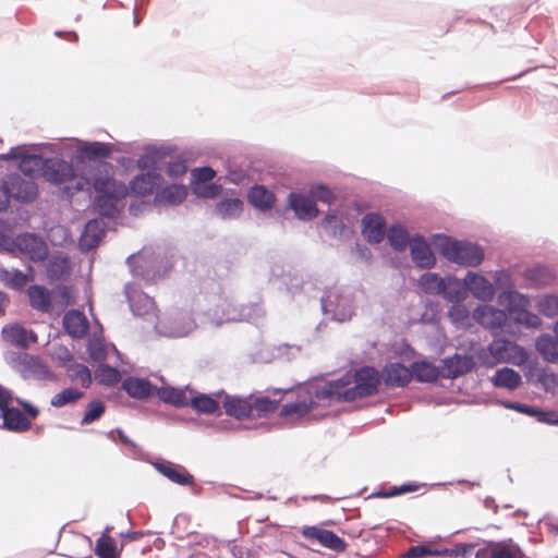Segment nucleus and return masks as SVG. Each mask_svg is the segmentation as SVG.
I'll list each match as a JSON object with an SVG mask.
<instances>
[{"instance_id":"37","label":"nucleus","mask_w":558,"mask_h":558,"mask_svg":"<svg viewBox=\"0 0 558 558\" xmlns=\"http://www.w3.org/2000/svg\"><path fill=\"white\" fill-rule=\"evenodd\" d=\"M189 405L202 414H215L219 410V402L205 393L192 395L189 398Z\"/></svg>"},{"instance_id":"38","label":"nucleus","mask_w":558,"mask_h":558,"mask_svg":"<svg viewBox=\"0 0 558 558\" xmlns=\"http://www.w3.org/2000/svg\"><path fill=\"white\" fill-rule=\"evenodd\" d=\"M85 396V392L78 388L68 387L60 392L52 396L50 405L52 408H63L69 404H74Z\"/></svg>"},{"instance_id":"17","label":"nucleus","mask_w":558,"mask_h":558,"mask_svg":"<svg viewBox=\"0 0 558 558\" xmlns=\"http://www.w3.org/2000/svg\"><path fill=\"white\" fill-rule=\"evenodd\" d=\"M474 359L470 355L454 354L442 360V377L457 378L471 372L474 367Z\"/></svg>"},{"instance_id":"52","label":"nucleus","mask_w":558,"mask_h":558,"mask_svg":"<svg viewBox=\"0 0 558 558\" xmlns=\"http://www.w3.org/2000/svg\"><path fill=\"white\" fill-rule=\"evenodd\" d=\"M187 171V166L184 160H173L168 163L167 173L169 177L179 179L182 178Z\"/></svg>"},{"instance_id":"3","label":"nucleus","mask_w":558,"mask_h":558,"mask_svg":"<svg viewBox=\"0 0 558 558\" xmlns=\"http://www.w3.org/2000/svg\"><path fill=\"white\" fill-rule=\"evenodd\" d=\"M150 535L140 532L119 533L113 526H106L96 539L94 553L98 558H119L126 555H147L151 551Z\"/></svg>"},{"instance_id":"8","label":"nucleus","mask_w":558,"mask_h":558,"mask_svg":"<svg viewBox=\"0 0 558 558\" xmlns=\"http://www.w3.org/2000/svg\"><path fill=\"white\" fill-rule=\"evenodd\" d=\"M43 175L47 181L54 184H66L75 181L74 187L78 191L83 190L87 183L84 178H76L74 168L70 162L60 159H48Z\"/></svg>"},{"instance_id":"33","label":"nucleus","mask_w":558,"mask_h":558,"mask_svg":"<svg viewBox=\"0 0 558 558\" xmlns=\"http://www.w3.org/2000/svg\"><path fill=\"white\" fill-rule=\"evenodd\" d=\"M31 306L43 313H47L51 308V296L49 291L43 286H32L27 290Z\"/></svg>"},{"instance_id":"56","label":"nucleus","mask_w":558,"mask_h":558,"mask_svg":"<svg viewBox=\"0 0 558 558\" xmlns=\"http://www.w3.org/2000/svg\"><path fill=\"white\" fill-rule=\"evenodd\" d=\"M220 191H221V187L219 185H216V184H209V185L196 186L195 187V192L199 196L207 197V198H213V197L218 196Z\"/></svg>"},{"instance_id":"40","label":"nucleus","mask_w":558,"mask_h":558,"mask_svg":"<svg viewBox=\"0 0 558 558\" xmlns=\"http://www.w3.org/2000/svg\"><path fill=\"white\" fill-rule=\"evenodd\" d=\"M221 219L238 218L243 211V202L239 198H227L219 202L215 208Z\"/></svg>"},{"instance_id":"50","label":"nucleus","mask_w":558,"mask_h":558,"mask_svg":"<svg viewBox=\"0 0 558 558\" xmlns=\"http://www.w3.org/2000/svg\"><path fill=\"white\" fill-rule=\"evenodd\" d=\"M311 197L316 202L320 201L330 204L335 199V195L330 189L325 185H317L311 190Z\"/></svg>"},{"instance_id":"9","label":"nucleus","mask_w":558,"mask_h":558,"mask_svg":"<svg viewBox=\"0 0 558 558\" xmlns=\"http://www.w3.org/2000/svg\"><path fill=\"white\" fill-rule=\"evenodd\" d=\"M12 251H17L32 262H43L48 257L46 242L36 234H19L12 242Z\"/></svg>"},{"instance_id":"44","label":"nucleus","mask_w":558,"mask_h":558,"mask_svg":"<svg viewBox=\"0 0 558 558\" xmlns=\"http://www.w3.org/2000/svg\"><path fill=\"white\" fill-rule=\"evenodd\" d=\"M526 278L537 287L551 283L555 279L553 271L546 267H535L527 270Z\"/></svg>"},{"instance_id":"64","label":"nucleus","mask_w":558,"mask_h":558,"mask_svg":"<svg viewBox=\"0 0 558 558\" xmlns=\"http://www.w3.org/2000/svg\"><path fill=\"white\" fill-rule=\"evenodd\" d=\"M61 350L62 355H60V359L63 360L64 362L71 361L73 356L70 353V351L66 348H62Z\"/></svg>"},{"instance_id":"36","label":"nucleus","mask_w":558,"mask_h":558,"mask_svg":"<svg viewBox=\"0 0 558 558\" xmlns=\"http://www.w3.org/2000/svg\"><path fill=\"white\" fill-rule=\"evenodd\" d=\"M248 201L256 208L268 209L274 205L276 196L265 186L255 185L250 190Z\"/></svg>"},{"instance_id":"58","label":"nucleus","mask_w":558,"mask_h":558,"mask_svg":"<svg viewBox=\"0 0 558 558\" xmlns=\"http://www.w3.org/2000/svg\"><path fill=\"white\" fill-rule=\"evenodd\" d=\"M14 397L11 390L0 385V411L3 412L8 408H10L11 403L14 401Z\"/></svg>"},{"instance_id":"31","label":"nucleus","mask_w":558,"mask_h":558,"mask_svg":"<svg viewBox=\"0 0 558 558\" xmlns=\"http://www.w3.org/2000/svg\"><path fill=\"white\" fill-rule=\"evenodd\" d=\"M541 356L548 363L558 364V340L550 335H541L535 342Z\"/></svg>"},{"instance_id":"14","label":"nucleus","mask_w":558,"mask_h":558,"mask_svg":"<svg viewBox=\"0 0 558 558\" xmlns=\"http://www.w3.org/2000/svg\"><path fill=\"white\" fill-rule=\"evenodd\" d=\"M381 380L387 387H405L412 380L411 366L407 367L401 363H388L381 372Z\"/></svg>"},{"instance_id":"32","label":"nucleus","mask_w":558,"mask_h":558,"mask_svg":"<svg viewBox=\"0 0 558 558\" xmlns=\"http://www.w3.org/2000/svg\"><path fill=\"white\" fill-rule=\"evenodd\" d=\"M390 246L397 252H403L410 246L412 238L408 230L400 223H393L386 232Z\"/></svg>"},{"instance_id":"43","label":"nucleus","mask_w":558,"mask_h":558,"mask_svg":"<svg viewBox=\"0 0 558 558\" xmlns=\"http://www.w3.org/2000/svg\"><path fill=\"white\" fill-rule=\"evenodd\" d=\"M46 161L44 158L36 155H25L21 158L19 168L26 175H33L35 172L45 169Z\"/></svg>"},{"instance_id":"29","label":"nucleus","mask_w":558,"mask_h":558,"mask_svg":"<svg viewBox=\"0 0 558 558\" xmlns=\"http://www.w3.org/2000/svg\"><path fill=\"white\" fill-rule=\"evenodd\" d=\"M440 294L449 302L461 303L468 298L465 281H461L456 277L445 278L444 289H441Z\"/></svg>"},{"instance_id":"39","label":"nucleus","mask_w":558,"mask_h":558,"mask_svg":"<svg viewBox=\"0 0 558 558\" xmlns=\"http://www.w3.org/2000/svg\"><path fill=\"white\" fill-rule=\"evenodd\" d=\"M66 376L72 383L78 384L83 391L92 385L90 371L84 364L73 363L69 365L66 368Z\"/></svg>"},{"instance_id":"21","label":"nucleus","mask_w":558,"mask_h":558,"mask_svg":"<svg viewBox=\"0 0 558 558\" xmlns=\"http://www.w3.org/2000/svg\"><path fill=\"white\" fill-rule=\"evenodd\" d=\"M63 327L72 338L82 339L88 333L89 323L82 312L71 310L63 317Z\"/></svg>"},{"instance_id":"41","label":"nucleus","mask_w":558,"mask_h":558,"mask_svg":"<svg viewBox=\"0 0 558 558\" xmlns=\"http://www.w3.org/2000/svg\"><path fill=\"white\" fill-rule=\"evenodd\" d=\"M70 272V259L68 256H53L48 264L47 275L50 280H61Z\"/></svg>"},{"instance_id":"30","label":"nucleus","mask_w":558,"mask_h":558,"mask_svg":"<svg viewBox=\"0 0 558 558\" xmlns=\"http://www.w3.org/2000/svg\"><path fill=\"white\" fill-rule=\"evenodd\" d=\"M157 397L175 408H183L189 405V398L185 389L174 388L170 386L156 388Z\"/></svg>"},{"instance_id":"23","label":"nucleus","mask_w":558,"mask_h":558,"mask_svg":"<svg viewBox=\"0 0 558 558\" xmlns=\"http://www.w3.org/2000/svg\"><path fill=\"white\" fill-rule=\"evenodd\" d=\"M93 185L98 194L108 195L117 201L124 198L129 193V187L124 183L109 175L95 178Z\"/></svg>"},{"instance_id":"26","label":"nucleus","mask_w":558,"mask_h":558,"mask_svg":"<svg viewBox=\"0 0 558 558\" xmlns=\"http://www.w3.org/2000/svg\"><path fill=\"white\" fill-rule=\"evenodd\" d=\"M410 366L412 379L420 383H434L442 376L441 368L427 361H415Z\"/></svg>"},{"instance_id":"25","label":"nucleus","mask_w":558,"mask_h":558,"mask_svg":"<svg viewBox=\"0 0 558 558\" xmlns=\"http://www.w3.org/2000/svg\"><path fill=\"white\" fill-rule=\"evenodd\" d=\"M156 469L171 482L182 485L191 486L194 484V476L190 474L185 468L177 465L171 462H161L156 464Z\"/></svg>"},{"instance_id":"18","label":"nucleus","mask_w":558,"mask_h":558,"mask_svg":"<svg viewBox=\"0 0 558 558\" xmlns=\"http://www.w3.org/2000/svg\"><path fill=\"white\" fill-rule=\"evenodd\" d=\"M468 292L481 301H490L495 295V288L484 276L469 271L464 278Z\"/></svg>"},{"instance_id":"28","label":"nucleus","mask_w":558,"mask_h":558,"mask_svg":"<svg viewBox=\"0 0 558 558\" xmlns=\"http://www.w3.org/2000/svg\"><path fill=\"white\" fill-rule=\"evenodd\" d=\"M122 388L130 397L140 400L149 397L156 390V388L148 379L136 377H128L124 379L122 383Z\"/></svg>"},{"instance_id":"48","label":"nucleus","mask_w":558,"mask_h":558,"mask_svg":"<svg viewBox=\"0 0 558 558\" xmlns=\"http://www.w3.org/2000/svg\"><path fill=\"white\" fill-rule=\"evenodd\" d=\"M106 407L104 402L99 400L92 401L88 403L87 409L84 413L81 424L88 425L100 418L105 413Z\"/></svg>"},{"instance_id":"20","label":"nucleus","mask_w":558,"mask_h":558,"mask_svg":"<svg viewBox=\"0 0 558 558\" xmlns=\"http://www.w3.org/2000/svg\"><path fill=\"white\" fill-rule=\"evenodd\" d=\"M289 204L299 219L312 220L318 216L319 211L316 203L310 196L291 193L289 196Z\"/></svg>"},{"instance_id":"35","label":"nucleus","mask_w":558,"mask_h":558,"mask_svg":"<svg viewBox=\"0 0 558 558\" xmlns=\"http://www.w3.org/2000/svg\"><path fill=\"white\" fill-rule=\"evenodd\" d=\"M31 280H33L32 276L19 269H0V281L10 289L23 290Z\"/></svg>"},{"instance_id":"34","label":"nucleus","mask_w":558,"mask_h":558,"mask_svg":"<svg viewBox=\"0 0 558 558\" xmlns=\"http://www.w3.org/2000/svg\"><path fill=\"white\" fill-rule=\"evenodd\" d=\"M186 195L185 186L172 184L158 192L155 196V202L165 205H178L185 199Z\"/></svg>"},{"instance_id":"10","label":"nucleus","mask_w":558,"mask_h":558,"mask_svg":"<svg viewBox=\"0 0 558 558\" xmlns=\"http://www.w3.org/2000/svg\"><path fill=\"white\" fill-rule=\"evenodd\" d=\"M302 534L312 544H318L337 553L343 551L347 547L343 538L339 537L332 531L319 526H307L303 530Z\"/></svg>"},{"instance_id":"6","label":"nucleus","mask_w":558,"mask_h":558,"mask_svg":"<svg viewBox=\"0 0 558 558\" xmlns=\"http://www.w3.org/2000/svg\"><path fill=\"white\" fill-rule=\"evenodd\" d=\"M439 252L449 262L465 267H476L484 259V251L480 245L448 238L439 244Z\"/></svg>"},{"instance_id":"15","label":"nucleus","mask_w":558,"mask_h":558,"mask_svg":"<svg viewBox=\"0 0 558 558\" xmlns=\"http://www.w3.org/2000/svg\"><path fill=\"white\" fill-rule=\"evenodd\" d=\"M163 178L157 172H146L136 175L129 185L130 193L135 196H147L161 185Z\"/></svg>"},{"instance_id":"5","label":"nucleus","mask_w":558,"mask_h":558,"mask_svg":"<svg viewBox=\"0 0 558 558\" xmlns=\"http://www.w3.org/2000/svg\"><path fill=\"white\" fill-rule=\"evenodd\" d=\"M223 408L228 415L238 420L267 417L277 409L276 401L269 398H240L228 396L223 401Z\"/></svg>"},{"instance_id":"59","label":"nucleus","mask_w":558,"mask_h":558,"mask_svg":"<svg viewBox=\"0 0 558 558\" xmlns=\"http://www.w3.org/2000/svg\"><path fill=\"white\" fill-rule=\"evenodd\" d=\"M504 404L507 409L515 410L520 413H524V414H529V415H537V413L539 412L529 405L517 403V402H506Z\"/></svg>"},{"instance_id":"22","label":"nucleus","mask_w":558,"mask_h":558,"mask_svg":"<svg viewBox=\"0 0 558 558\" xmlns=\"http://www.w3.org/2000/svg\"><path fill=\"white\" fill-rule=\"evenodd\" d=\"M315 404L316 401L312 393L302 389L298 393L296 401L286 403L281 407V416H304L315 407Z\"/></svg>"},{"instance_id":"63","label":"nucleus","mask_w":558,"mask_h":558,"mask_svg":"<svg viewBox=\"0 0 558 558\" xmlns=\"http://www.w3.org/2000/svg\"><path fill=\"white\" fill-rule=\"evenodd\" d=\"M118 434H119L120 440L123 444L129 445V446H134V444L129 439V437L122 430L119 429Z\"/></svg>"},{"instance_id":"13","label":"nucleus","mask_w":558,"mask_h":558,"mask_svg":"<svg viewBox=\"0 0 558 558\" xmlns=\"http://www.w3.org/2000/svg\"><path fill=\"white\" fill-rule=\"evenodd\" d=\"M385 218L377 213H368L362 219V234L371 244L380 243L386 236Z\"/></svg>"},{"instance_id":"11","label":"nucleus","mask_w":558,"mask_h":558,"mask_svg":"<svg viewBox=\"0 0 558 558\" xmlns=\"http://www.w3.org/2000/svg\"><path fill=\"white\" fill-rule=\"evenodd\" d=\"M19 369L24 378L52 379L53 374L40 357L23 353L19 356Z\"/></svg>"},{"instance_id":"7","label":"nucleus","mask_w":558,"mask_h":558,"mask_svg":"<svg viewBox=\"0 0 558 558\" xmlns=\"http://www.w3.org/2000/svg\"><path fill=\"white\" fill-rule=\"evenodd\" d=\"M16 402L23 411L10 407L1 412L2 427L10 432L24 433L31 429L32 421L38 417L40 411L27 400L16 398Z\"/></svg>"},{"instance_id":"1","label":"nucleus","mask_w":558,"mask_h":558,"mask_svg":"<svg viewBox=\"0 0 558 558\" xmlns=\"http://www.w3.org/2000/svg\"><path fill=\"white\" fill-rule=\"evenodd\" d=\"M523 558L521 548L511 539L499 543H490L487 547H478L477 544H457L451 548L437 542L411 546L400 558H422L425 556H447L450 558Z\"/></svg>"},{"instance_id":"61","label":"nucleus","mask_w":558,"mask_h":558,"mask_svg":"<svg viewBox=\"0 0 558 558\" xmlns=\"http://www.w3.org/2000/svg\"><path fill=\"white\" fill-rule=\"evenodd\" d=\"M538 421L545 422V423H556V421H553L551 417L555 416V413L553 412H538L537 413ZM558 423V420H557Z\"/></svg>"},{"instance_id":"57","label":"nucleus","mask_w":558,"mask_h":558,"mask_svg":"<svg viewBox=\"0 0 558 558\" xmlns=\"http://www.w3.org/2000/svg\"><path fill=\"white\" fill-rule=\"evenodd\" d=\"M418 489V485L414 483L403 484L401 486H393L388 493L385 494L387 497H393L407 493H412Z\"/></svg>"},{"instance_id":"62","label":"nucleus","mask_w":558,"mask_h":558,"mask_svg":"<svg viewBox=\"0 0 558 558\" xmlns=\"http://www.w3.org/2000/svg\"><path fill=\"white\" fill-rule=\"evenodd\" d=\"M151 544L157 550H161L165 547V541L160 537H155Z\"/></svg>"},{"instance_id":"24","label":"nucleus","mask_w":558,"mask_h":558,"mask_svg":"<svg viewBox=\"0 0 558 558\" xmlns=\"http://www.w3.org/2000/svg\"><path fill=\"white\" fill-rule=\"evenodd\" d=\"M473 317L486 328H499L502 326L506 315L490 305H480L474 310Z\"/></svg>"},{"instance_id":"16","label":"nucleus","mask_w":558,"mask_h":558,"mask_svg":"<svg viewBox=\"0 0 558 558\" xmlns=\"http://www.w3.org/2000/svg\"><path fill=\"white\" fill-rule=\"evenodd\" d=\"M7 187L10 196L21 202H32L38 194V187L32 179H24L19 175L10 178Z\"/></svg>"},{"instance_id":"4","label":"nucleus","mask_w":558,"mask_h":558,"mask_svg":"<svg viewBox=\"0 0 558 558\" xmlns=\"http://www.w3.org/2000/svg\"><path fill=\"white\" fill-rule=\"evenodd\" d=\"M477 359L481 365L489 368L501 363L521 366L527 362L529 354L523 347L515 342L499 338L481 349L477 352Z\"/></svg>"},{"instance_id":"42","label":"nucleus","mask_w":558,"mask_h":558,"mask_svg":"<svg viewBox=\"0 0 558 558\" xmlns=\"http://www.w3.org/2000/svg\"><path fill=\"white\" fill-rule=\"evenodd\" d=\"M445 278L435 272L423 274L418 280L420 287L428 294H440L444 289Z\"/></svg>"},{"instance_id":"60","label":"nucleus","mask_w":558,"mask_h":558,"mask_svg":"<svg viewBox=\"0 0 558 558\" xmlns=\"http://www.w3.org/2000/svg\"><path fill=\"white\" fill-rule=\"evenodd\" d=\"M10 193L5 185L0 186V211L5 210L9 206Z\"/></svg>"},{"instance_id":"49","label":"nucleus","mask_w":558,"mask_h":558,"mask_svg":"<svg viewBox=\"0 0 558 558\" xmlns=\"http://www.w3.org/2000/svg\"><path fill=\"white\" fill-rule=\"evenodd\" d=\"M538 311L548 317L558 315V296L557 295H545L537 302Z\"/></svg>"},{"instance_id":"53","label":"nucleus","mask_w":558,"mask_h":558,"mask_svg":"<svg viewBox=\"0 0 558 558\" xmlns=\"http://www.w3.org/2000/svg\"><path fill=\"white\" fill-rule=\"evenodd\" d=\"M448 315L450 319L454 323H463L465 319L469 318V311L468 308L462 305L461 303H454L449 312Z\"/></svg>"},{"instance_id":"54","label":"nucleus","mask_w":558,"mask_h":558,"mask_svg":"<svg viewBox=\"0 0 558 558\" xmlns=\"http://www.w3.org/2000/svg\"><path fill=\"white\" fill-rule=\"evenodd\" d=\"M192 175L197 183H206L214 179L216 172L210 167L195 168L192 170Z\"/></svg>"},{"instance_id":"46","label":"nucleus","mask_w":558,"mask_h":558,"mask_svg":"<svg viewBox=\"0 0 558 558\" xmlns=\"http://www.w3.org/2000/svg\"><path fill=\"white\" fill-rule=\"evenodd\" d=\"M96 379L99 384L113 386L121 380L120 372L109 365H100L96 372Z\"/></svg>"},{"instance_id":"12","label":"nucleus","mask_w":558,"mask_h":558,"mask_svg":"<svg viewBox=\"0 0 558 558\" xmlns=\"http://www.w3.org/2000/svg\"><path fill=\"white\" fill-rule=\"evenodd\" d=\"M410 253L413 263L418 268L430 269L436 265V256L422 235L416 234L412 238Z\"/></svg>"},{"instance_id":"2","label":"nucleus","mask_w":558,"mask_h":558,"mask_svg":"<svg viewBox=\"0 0 558 558\" xmlns=\"http://www.w3.org/2000/svg\"><path fill=\"white\" fill-rule=\"evenodd\" d=\"M353 378V386L349 377L330 381L320 392L316 391V398L351 402L378 392L381 375L375 367L363 366L355 371Z\"/></svg>"},{"instance_id":"47","label":"nucleus","mask_w":558,"mask_h":558,"mask_svg":"<svg viewBox=\"0 0 558 558\" xmlns=\"http://www.w3.org/2000/svg\"><path fill=\"white\" fill-rule=\"evenodd\" d=\"M82 153L90 159L107 158L111 155V147L107 143L94 142L82 147Z\"/></svg>"},{"instance_id":"19","label":"nucleus","mask_w":558,"mask_h":558,"mask_svg":"<svg viewBox=\"0 0 558 558\" xmlns=\"http://www.w3.org/2000/svg\"><path fill=\"white\" fill-rule=\"evenodd\" d=\"M1 335L7 343L20 349H26L29 342L37 340V336L32 330H26L17 324L3 327Z\"/></svg>"},{"instance_id":"55","label":"nucleus","mask_w":558,"mask_h":558,"mask_svg":"<svg viewBox=\"0 0 558 558\" xmlns=\"http://www.w3.org/2000/svg\"><path fill=\"white\" fill-rule=\"evenodd\" d=\"M518 320L526 327L531 328H538L542 325L541 318L536 314L530 312H523Z\"/></svg>"},{"instance_id":"27","label":"nucleus","mask_w":558,"mask_h":558,"mask_svg":"<svg viewBox=\"0 0 558 558\" xmlns=\"http://www.w3.org/2000/svg\"><path fill=\"white\" fill-rule=\"evenodd\" d=\"M490 381L496 388H505L512 391L520 387L522 378L513 368L502 367L496 371Z\"/></svg>"},{"instance_id":"51","label":"nucleus","mask_w":558,"mask_h":558,"mask_svg":"<svg viewBox=\"0 0 558 558\" xmlns=\"http://www.w3.org/2000/svg\"><path fill=\"white\" fill-rule=\"evenodd\" d=\"M159 151L153 150L150 153H147L145 155H142L137 159V167L140 169H156L157 168V161H158Z\"/></svg>"},{"instance_id":"45","label":"nucleus","mask_w":558,"mask_h":558,"mask_svg":"<svg viewBox=\"0 0 558 558\" xmlns=\"http://www.w3.org/2000/svg\"><path fill=\"white\" fill-rule=\"evenodd\" d=\"M117 203L118 201L105 195V194H98L95 198V208L96 210L105 216V217H113L117 213Z\"/></svg>"}]
</instances>
